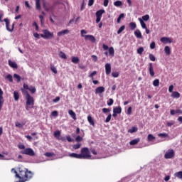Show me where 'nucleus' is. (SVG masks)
I'll list each match as a JSON object with an SVG mask.
<instances>
[{
  "label": "nucleus",
  "instance_id": "obj_1",
  "mask_svg": "<svg viewBox=\"0 0 182 182\" xmlns=\"http://www.w3.org/2000/svg\"><path fill=\"white\" fill-rule=\"evenodd\" d=\"M14 171V174H16V177L17 178H20L21 182L29 181L32 177H33V173L32 171H28V168H18V171L15 168H12L11 171Z\"/></svg>",
  "mask_w": 182,
  "mask_h": 182
},
{
  "label": "nucleus",
  "instance_id": "obj_2",
  "mask_svg": "<svg viewBox=\"0 0 182 182\" xmlns=\"http://www.w3.org/2000/svg\"><path fill=\"white\" fill-rule=\"evenodd\" d=\"M26 109L29 111L31 109H33L35 105V100L33 97L31 96V94H28L26 95Z\"/></svg>",
  "mask_w": 182,
  "mask_h": 182
},
{
  "label": "nucleus",
  "instance_id": "obj_3",
  "mask_svg": "<svg viewBox=\"0 0 182 182\" xmlns=\"http://www.w3.org/2000/svg\"><path fill=\"white\" fill-rule=\"evenodd\" d=\"M81 159H90L92 156L90 155V151L87 147H83L81 149Z\"/></svg>",
  "mask_w": 182,
  "mask_h": 182
},
{
  "label": "nucleus",
  "instance_id": "obj_4",
  "mask_svg": "<svg viewBox=\"0 0 182 182\" xmlns=\"http://www.w3.org/2000/svg\"><path fill=\"white\" fill-rule=\"evenodd\" d=\"M43 33L40 35L43 39H53L54 36L53 32H50L48 29L43 30Z\"/></svg>",
  "mask_w": 182,
  "mask_h": 182
},
{
  "label": "nucleus",
  "instance_id": "obj_5",
  "mask_svg": "<svg viewBox=\"0 0 182 182\" xmlns=\"http://www.w3.org/2000/svg\"><path fill=\"white\" fill-rule=\"evenodd\" d=\"M4 22L6 23V28L9 32H13L14 29H15V23H13L11 27H9V25L11 23V21H9V18H6L4 19Z\"/></svg>",
  "mask_w": 182,
  "mask_h": 182
},
{
  "label": "nucleus",
  "instance_id": "obj_6",
  "mask_svg": "<svg viewBox=\"0 0 182 182\" xmlns=\"http://www.w3.org/2000/svg\"><path fill=\"white\" fill-rule=\"evenodd\" d=\"M21 154H26V156H31V157L35 156V151L31 148H26V149H23L21 151Z\"/></svg>",
  "mask_w": 182,
  "mask_h": 182
},
{
  "label": "nucleus",
  "instance_id": "obj_7",
  "mask_svg": "<svg viewBox=\"0 0 182 182\" xmlns=\"http://www.w3.org/2000/svg\"><path fill=\"white\" fill-rule=\"evenodd\" d=\"M160 41L165 45L167 43H173V38L168 37H162L161 38Z\"/></svg>",
  "mask_w": 182,
  "mask_h": 182
},
{
  "label": "nucleus",
  "instance_id": "obj_8",
  "mask_svg": "<svg viewBox=\"0 0 182 182\" xmlns=\"http://www.w3.org/2000/svg\"><path fill=\"white\" fill-rule=\"evenodd\" d=\"M164 157L166 159H173V157H174V150L171 149L166 151V153L164 155Z\"/></svg>",
  "mask_w": 182,
  "mask_h": 182
},
{
  "label": "nucleus",
  "instance_id": "obj_9",
  "mask_svg": "<svg viewBox=\"0 0 182 182\" xmlns=\"http://www.w3.org/2000/svg\"><path fill=\"white\" fill-rule=\"evenodd\" d=\"M148 70L149 72L150 76H151V77H154V76L155 75V73H154V68L153 67V63H149Z\"/></svg>",
  "mask_w": 182,
  "mask_h": 182
},
{
  "label": "nucleus",
  "instance_id": "obj_10",
  "mask_svg": "<svg viewBox=\"0 0 182 182\" xmlns=\"http://www.w3.org/2000/svg\"><path fill=\"white\" fill-rule=\"evenodd\" d=\"M105 73L107 76L112 73V65L110 63L105 64Z\"/></svg>",
  "mask_w": 182,
  "mask_h": 182
},
{
  "label": "nucleus",
  "instance_id": "obj_11",
  "mask_svg": "<svg viewBox=\"0 0 182 182\" xmlns=\"http://www.w3.org/2000/svg\"><path fill=\"white\" fill-rule=\"evenodd\" d=\"M85 41H90V42H92V43H95L96 42V38L92 35H86L85 36Z\"/></svg>",
  "mask_w": 182,
  "mask_h": 182
},
{
  "label": "nucleus",
  "instance_id": "obj_12",
  "mask_svg": "<svg viewBox=\"0 0 182 182\" xmlns=\"http://www.w3.org/2000/svg\"><path fill=\"white\" fill-rule=\"evenodd\" d=\"M9 67L12 68L13 69H18V64H16V62L15 61L9 60Z\"/></svg>",
  "mask_w": 182,
  "mask_h": 182
},
{
  "label": "nucleus",
  "instance_id": "obj_13",
  "mask_svg": "<svg viewBox=\"0 0 182 182\" xmlns=\"http://www.w3.org/2000/svg\"><path fill=\"white\" fill-rule=\"evenodd\" d=\"M134 35L136 38H137L138 39H141V38H143V36H141V32L140 31V30H136L134 31Z\"/></svg>",
  "mask_w": 182,
  "mask_h": 182
},
{
  "label": "nucleus",
  "instance_id": "obj_14",
  "mask_svg": "<svg viewBox=\"0 0 182 182\" xmlns=\"http://www.w3.org/2000/svg\"><path fill=\"white\" fill-rule=\"evenodd\" d=\"M70 157H73V159H82V155L80 154L72 153L70 154Z\"/></svg>",
  "mask_w": 182,
  "mask_h": 182
},
{
  "label": "nucleus",
  "instance_id": "obj_15",
  "mask_svg": "<svg viewBox=\"0 0 182 182\" xmlns=\"http://www.w3.org/2000/svg\"><path fill=\"white\" fill-rule=\"evenodd\" d=\"M139 142H140V138H137V139L132 140L129 142V144H130V146H136V144H137Z\"/></svg>",
  "mask_w": 182,
  "mask_h": 182
},
{
  "label": "nucleus",
  "instance_id": "obj_16",
  "mask_svg": "<svg viewBox=\"0 0 182 182\" xmlns=\"http://www.w3.org/2000/svg\"><path fill=\"white\" fill-rule=\"evenodd\" d=\"M171 97H173V99H179L181 95L179 94L178 92L174 91V92H172V94H171Z\"/></svg>",
  "mask_w": 182,
  "mask_h": 182
},
{
  "label": "nucleus",
  "instance_id": "obj_17",
  "mask_svg": "<svg viewBox=\"0 0 182 182\" xmlns=\"http://www.w3.org/2000/svg\"><path fill=\"white\" fill-rule=\"evenodd\" d=\"M113 113H117V114H120V113H122V107L119 106V107H114L113 109Z\"/></svg>",
  "mask_w": 182,
  "mask_h": 182
},
{
  "label": "nucleus",
  "instance_id": "obj_18",
  "mask_svg": "<svg viewBox=\"0 0 182 182\" xmlns=\"http://www.w3.org/2000/svg\"><path fill=\"white\" fill-rule=\"evenodd\" d=\"M68 114H70V116L72 117V119H73V120H76V113H75L73 110L70 109L68 111Z\"/></svg>",
  "mask_w": 182,
  "mask_h": 182
},
{
  "label": "nucleus",
  "instance_id": "obj_19",
  "mask_svg": "<svg viewBox=\"0 0 182 182\" xmlns=\"http://www.w3.org/2000/svg\"><path fill=\"white\" fill-rule=\"evenodd\" d=\"M14 99L16 102H18V100H19V92L18 91L14 92Z\"/></svg>",
  "mask_w": 182,
  "mask_h": 182
},
{
  "label": "nucleus",
  "instance_id": "obj_20",
  "mask_svg": "<svg viewBox=\"0 0 182 182\" xmlns=\"http://www.w3.org/2000/svg\"><path fill=\"white\" fill-rule=\"evenodd\" d=\"M105 92V87H98L95 90V93H103Z\"/></svg>",
  "mask_w": 182,
  "mask_h": 182
},
{
  "label": "nucleus",
  "instance_id": "obj_21",
  "mask_svg": "<svg viewBox=\"0 0 182 182\" xmlns=\"http://www.w3.org/2000/svg\"><path fill=\"white\" fill-rule=\"evenodd\" d=\"M87 120H88L90 124H91V126H95V120L93 119L92 116L88 115L87 116Z\"/></svg>",
  "mask_w": 182,
  "mask_h": 182
},
{
  "label": "nucleus",
  "instance_id": "obj_22",
  "mask_svg": "<svg viewBox=\"0 0 182 182\" xmlns=\"http://www.w3.org/2000/svg\"><path fill=\"white\" fill-rule=\"evenodd\" d=\"M164 52H165L166 55H167L168 56L171 55V51L170 47L168 46H165Z\"/></svg>",
  "mask_w": 182,
  "mask_h": 182
},
{
  "label": "nucleus",
  "instance_id": "obj_23",
  "mask_svg": "<svg viewBox=\"0 0 182 182\" xmlns=\"http://www.w3.org/2000/svg\"><path fill=\"white\" fill-rule=\"evenodd\" d=\"M69 33V30H63L58 33V36H62V35H67Z\"/></svg>",
  "mask_w": 182,
  "mask_h": 182
},
{
  "label": "nucleus",
  "instance_id": "obj_24",
  "mask_svg": "<svg viewBox=\"0 0 182 182\" xmlns=\"http://www.w3.org/2000/svg\"><path fill=\"white\" fill-rule=\"evenodd\" d=\"M140 23H141V28L143 29H146L147 26H146V23H144V21H143V19H141V18H138Z\"/></svg>",
  "mask_w": 182,
  "mask_h": 182
},
{
  "label": "nucleus",
  "instance_id": "obj_25",
  "mask_svg": "<svg viewBox=\"0 0 182 182\" xmlns=\"http://www.w3.org/2000/svg\"><path fill=\"white\" fill-rule=\"evenodd\" d=\"M36 9L41 11V0H36Z\"/></svg>",
  "mask_w": 182,
  "mask_h": 182
},
{
  "label": "nucleus",
  "instance_id": "obj_26",
  "mask_svg": "<svg viewBox=\"0 0 182 182\" xmlns=\"http://www.w3.org/2000/svg\"><path fill=\"white\" fill-rule=\"evenodd\" d=\"M129 28L132 29V31H134L136 28H137V26L136 25V23L134 22H131L129 23Z\"/></svg>",
  "mask_w": 182,
  "mask_h": 182
},
{
  "label": "nucleus",
  "instance_id": "obj_27",
  "mask_svg": "<svg viewBox=\"0 0 182 182\" xmlns=\"http://www.w3.org/2000/svg\"><path fill=\"white\" fill-rule=\"evenodd\" d=\"M28 90L29 92H31L32 95H33L34 93H36V88L32 85L29 87Z\"/></svg>",
  "mask_w": 182,
  "mask_h": 182
},
{
  "label": "nucleus",
  "instance_id": "obj_28",
  "mask_svg": "<svg viewBox=\"0 0 182 182\" xmlns=\"http://www.w3.org/2000/svg\"><path fill=\"white\" fill-rule=\"evenodd\" d=\"M156 139V136H153V134H149L147 136V141H153Z\"/></svg>",
  "mask_w": 182,
  "mask_h": 182
},
{
  "label": "nucleus",
  "instance_id": "obj_29",
  "mask_svg": "<svg viewBox=\"0 0 182 182\" xmlns=\"http://www.w3.org/2000/svg\"><path fill=\"white\" fill-rule=\"evenodd\" d=\"M174 176L177 177V178L182 180V171L175 173Z\"/></svg>",
  "mask_w": 182,
  "mask_h": 182
},
{
  "label": "nucleus",
  "instance_id": "obj_30",
  "mask_svg": "<svg viewBox=\"0 0 182 182\" xmlns=\"http://www.w3.org/2000/svg\"><path fill=\"white\" fill-rule=\"evenodd\" d=\"M72 62L73 63L77 64L80 62V60H79V58L77 57H72Z\"/></svg>",
  "mask_w": 182,
  "mask_h": 182
},
{
  "label": "nucleus",
  "instance_id": "obj_31",
  "mask_svg": "<svg viewBox=\"0 0 182 182\" xmlns=\"http://www.w3.org/2000/svg\"><path fill=\"white\" fill-rule=\"evenodd\" d=\"M138 129L136 127H132L131 129L128 130V133H136L137 132Z\"/></svg>",
  "mask_w": 182,
  "mask_h": 182
},
{
  "label": "nucleus",
  "instance_id": "obj_32",
  "mask_svg": "<svg viewBox=\"0 0 182 182\" xmlns=\"http://www.w3.org/2000/svg\"><path fill=\"white\" fill-rule=\"evenodd\" d=\"M160 85V80L159 79H155L153 81V85L155 86L156 87H157V86H159Z\"/></svg>",
  "mask_w": 182,
  "mask_h": 182
},
{
  "label": "nucleus",
  "instance_id": "obj_33",
  "mask_svg": "<svg viewBox=\"0 0 182 182\" xmlns=\"http://www.w3.org/2000/svg\"><path fill=\"white\" fill-rule=\"evenodd\" d=\"M109 55L110 56H114V48H113V47L109 48Z\"/></svg>",
  "mask_w": 182,
  "mask_h": 182
},
{
  "label": "nucleus",
  "instance_id": "obj_34",
  "mask_svg": "<svg viewBox=\"0 0 182 182\" xmlns=\"http://www.w3.org/2000/svg\"><path fill=\"white\" fill-rule=\"evenodd\" d=\"M59 56L62 59H68V57L66 56V54L65 53H63V51H60Z\"/></svg>",
  "mask_w": 182,
  "mask_h": 182
},
{
  "label": "nucleus",
  "instance_id": "obj_35",
  "mask_svg": "<svg viewBox=\"0 0 182 182\" xmlns=\"http://www.w3.org/2000/svg\"><path fill=\"white\" fill-rule=\"evenodd\" d=\"M105 12V10H99L96 12L95 15L96 16H100V17H102V16L103 15Z\"/></svg>",
  "mask_w": 182,
  "mask_h": 182
},
{
  "label": "nucleus",
  "instance_id": "obj_36",
  "mask_svg": "<svg viewBox=\"0 0 182 182\" xmlns=\"http://www.w3.org/2000/svg\"><path fill=\"white\" fill-rule=\"evenodd\" d=\"M124 29H126V26H122L117 31V34L120 35V33H122Z\"/></svg>",
  "mask_w": 182,
  "mask_h": 182
},
{
  "label": "nucleus",
  "instance_id": "obj_37",
  "mask_svg": "<svg viewBox=\"0 0 182 182\" xmlns=\"http://www.w3.org/2000/svg\"><path fill=\"white\" fill-rule=\"evenodd\" d=\"M124 18V14H121L117 19V23H120V21Z\"/></svg>",
  "mask_w": 182,
  "mask_h": 182
},
{
  "label": "nucleus",
  "instance_id": "obj_38",
  "mask_svg": "<svg viewBox=\"0 0 182 182\" xmlns=\"http://www.w3.org/2000/svg\"><path fill=\"white\" fill-rule=\"evenodd\" d=\"M114 6H122V5H123V3L122 2V1H116L115 2H114Z\"/></svg>",
  "mask_w": 182,
  "mask_h": 182
},
{
  "label": "nucleus",
  "instance_id": "obj_39",
  "mask_svg": "<svg viewBox=\"0 0 182 182\" xmlns=\"http://www.w3.org/2000/svg\"><path fill=\"white\" fill-rule=\"evenodd\" d=\"M14 79H16L17 83H19V82H21V76L19 75L14 74Z\"/></svg>",
  "mask_w": 182,
  "mask_h": 182
},
{
  "label": "nucleus",
  "instance_id": "obj_40",
  "mask_svg": "<svg viewBox=\"0 0 182 182\" xmlns=\"http://www.w3.org/2000/svg\"><path fill=\"white\" fill-rule=\"evenodd\" d=\"M96 75H97V71H93L92 73H91L89 75V77H90L92 79V80H93L94 79V76H96Z\"/></svg>",
  "mask_w": 182,
  "mask_h": 182
},
{
  "label": "nucleus",
  "instance_id": "obj_41",
  "mask_svg": "<svg viewBox=\"0 0 182 182\" xmlns=\"http://www.w3.org/2000/svg\"><path fill=\"white\" fill-rule=\"evenodd\" d=\"M150 19V16L149 14H146L145 16H142V21H145L146 22Z\"/></svg>",
  "mask_w": 182,
  "mask_h": 182
},
{
  "label": "nucleus",
  "instance_id": "obj_42",
  "mask_svg": "<svg viewBox=\"0 0 182 182\" xmlns=\"http://www.w3.org/2000/svg\"><path fill=\"white\" fill-rule=\"evenodd\" d=\"M75 141H77V143H79L80 141H83V137L80 136H77L75 138Z\"/></svg>",
  "mask_w": 182,
  "mask_h": 182
},
{
  "label": "nucleus",
  "instance_id": "obj_43",
  "mask_svg": "<svg viewBox=\"0 0 182 182\" xmlns=\"http://www.w3.org/2000/svg\"><path fill=\"white\" fill-rule=\"evenodd\" d=\"M143 52H144V48L143 47H140L137 49V53H139V55H142Z\"/></svg>",
  "mask_w": 182,
  "mask_h": 182
},
{
  "label": "nucleus",
  "instance_id": "obj_44",
  "mask_svg": "<svg viewBox=\"0 0 182 182\" xmlns=\"http://www.w3.org/2000/svg\"><path fill=\"white\" fill-rule=\"evenodd\" d=\"M149 59L152 62H156V57L154 56V55H153L151 53L149 54Z\"/></svg>",
  "mask_w": 182,
  "mask_h": 182
},
{
  "label": "nucleus",
  "instance_id": "obj_45",
  "mask_svg": "<svg viewBox=\"0 0 182 182\" xmlns=\"http://www.w3.org/2000/svg\"><path fill=\"white\" fill-rule=\"evenodd\" d=\"M6 79H8V80L11 82H14V79L12 78V75L9 74L6 75Z\"/></svg>",
  "mask_w": 182,
  "mask_h": 182
},
{
  "label": "nucleus",
  "instance_id": "obj_46",
  "mask_svg": "<svg viewBox=\"0 0 182 182\" xmlns=\"http://www.w3.org/2000/svg\"><path fill=\"white\" fill-rule=\"evenodd\" d=\"M50 70L53 72L56 75L58 73V70L56 69V67H54L53 65H50Z\"/></svg>",
  "mask_w": 182,
  "mask_h": 182
},
{
  "label": "nucleus",
  "instance_id": "obj_47",
  "mask_svg": "<svg viewBox=\"0 0 182 182\" xmlns=\"http://www.w3.org/2000/svg\"><path fill=\"white\" fill-rule=\"evenodd\" d=\"M45 156L46 157H53V156H55V154L54 153H52V152H46L45 154Z\"/></svg>",
  "mask_w": 182,
  "mask_h": 182
},
{
  "label": "nucleus",
  "instance_id": "obj_48",
  "mask_svg": "<svg viewBox=\"0 0 182 182\" xmlns=\"http://www.w3.org/2000/svg\"><path fill=\"white\" fill-rule=\"evenodd\" d=\"M113 103H114V100H113V99L110 98L108 100V101H107L108 106H112L113 105Z\"/></svg>",
  "mask_w": 182,
  "mask_h": 182
},
{
  "label": "nucleus",
  "instance_id": "obj_49",
  "mask_svg": "<svg viewBox=\"0 0 182 182\" xmlns=\"http://www.w3.org/2000/svg\"><path fill=\"white\" fill-rule=\"evenodd\" d=\"M112 120V114H109V115L105 119V123H109Z\"/></svg>",
  "mask_w": 182,
  "mask_h": 182
},
{
  "label": "nucleus",
  "instance_id": "obj_50",
  "mask_svg": "<svg viewBox=\"0 0 182 182\" xmlns=\"http://www.w3.org/2000/svg\"><path fill=\"white\" fill-rule=\"evenodd\" d=\"M159 137H168V134L166 133L158 134Z\"/></svg>",
  "mask_w": 182,
  "mask_h": 182
},
{
  "label": "nucleus",
  "instance_id": "obj_51",
  "mask_svg": "<svg viewBox=\"0 0 182 182\" xmlns=\"http://www.w3.org/2000/svg\"><path fill=\"white\" fill-rule=\"evenodd\" d=\"M15 124L16 127H18L19 129H22V127H23V124H21L18 122H16Z\"/></svg>",
  "mask_w": 182,
  "mask_h": 182
},
{
  "label": "nucleus",
  "instance_id": "obj_52",
  "mask_svg": "<svg viewBox=\"0 0 182 182\" xmlns=\"http://www.w3.org/2000/svg\"><path fill=\"white\" fill-rule=\"evenodd\" d=\"M82 146L81 144H77L73 145L74 150H77L78 149H80V146Z\"/></svg>",
  "mask_w": 182,
  "mask_h": 182
},
{
  "label": "nucleus",
  "instance_id": "obj_53",
  "mask_svg": "<svg viewBox=\"0 0 182 182\" xmlns=\"http://www.w3.org/2000/svg\"><path fill=\"white\" fill-rule=\"evenodd\" d=\"M51 115L54 117H58V116H59V113L58 112V111H53L51 112Z\"/></svg>",
  "mask_w": 182,
  "mask_h": 182
},
{
  "label": "nucleus",
  "instance_id": "obj_54",
  "mask_svg": "<svg viewBox=\"0 0 182 182\" xmlns=\"http://www.w3.org/2000/svg\"><path fill=\"white\" fill-rule=\"evenodd\" d=\"M59 136H60V131L57 130V131L54 132V136L55 137H59Z\"/></svg>",
  "mask_w": 182,
  "mask_h": 182
},
{
  "label": "nucleus",
  "instance_id": "obj_55",
  "mask_svg": "<svg viewBox=\"0 0 182 182\" xmlns=\"http://www.w3.org/2000/svg\"><path fill=\"white\" fill-rule=\"evenodd\" d=\"M112 77H119V72H113L112 73Z\"/></svg>",
  "mask_w": 182,
  "mask_h": 182
},
{
  "label": "nucleus",
  "instance_id": "obj_56",
  "mask_svg": "<svg viewBox=\"0 0 182 182\" xmlns=\"http://www.w3.org/2000/svg\"><path fill=\"white\" fill-rule=\"evenodd\" d=\"M21 92L23 95H25L26 96H28V95H29V92L27 90H25L23 88H21Z\"/></svg>",
  "mask_w": 182,
  "mask_h": 182
},
{
  "label": "nucleus",
  "instance_id": "obj_57",
  "mask_svg": "<svg viewBox=\"0 0 182 182\" xmlns=\"http://www.w3.org/2000/svg\"><path fill=\"white\" fill-rule=\"evenodd\" d=\"M156 48V43L154 41H153L151 44H150V49H154Z\"/></svg>",
  "mask_w": 182,
  "mask_h": 182
},
{
  "label": "nucleus",
  "instance_id": "obj_58",
  "mask_svg": "<svg viewBox=\"0 0 182 182\" xmlns=\"http://www.w3.org/2000/svg\"><path fill=\"white\" fill-rule=\"evenodd\" d=\"M33 26L36 27V31H39V26H38V23H36V21L33 23Z\"/></svg>",
  "mask_w": 182,
  "mask_h": 182
},
{
  "label": "nucleus",
  "instance_id": "obj_59",
  "mask_svg": "<svg viewBox=\"0 0 182 182\" xmlns=\"http://www.w3.org/2000/svg\"><path fill=\"white\" fill-rule=\"evenodd\" d=\"M18 149H20L21 150H25L26 149H25V145H23V144H18Z\"/></svg>",
  "mask_w": 182,
  "mask_h": 182
},
{
  "label": "nucleus",
  "instance_id": "obj_60",
  "mask_svg": "<svg viewBox=\"0 0 182 182\" xmlns=\"http://www.w3.org/2000/svg\"><path fill=\"white\" fill-rule=\"evenodd\" d=\"M173 89H174V85H170L168 87V92L170 93L173 92Z\"/></svg>",
  "mask_w": 182,
  "mask_h": 182
},
{
  "label": "nucleus",
  "instance_id": "obj_61",
  "mask_svg": "<svg viewBox=\"0 0 182 182\" xmlns=\"http://www.w3.org/2000/svg\"><path fill=\"white\" fill-rule=\"evenodd\" d=\"M102 112H103L104 113H109L110 109H109V108H103V109H102Z\"/></svg>",
  "mask_w": 182,
  "mask_h": 182
},
{
  "label": "nucleus",
  "instance_id": "obj_62",
  "mask_svg": "<svg viewBox=\"0 0 182 182\" xmlns=\"http://www.w3.org/2000/svg\"><path fill=\"white\" fill-rule=\"evenodd\" d=\"M66 139L68 140V141H69L70 143H71V141H73V139L70 137V136L68 135L66 136Z\"/></svg>",
  "mask_w": 182,
  "mask_h": 182
},
{
  "label": "nucleus",
  "instance_id": "obj_63",
  "mask_svg": "<svg viewBox=\"0 0 182 182\" xmlns=\"http://www.w3.org/2000/svg\"><path fill=\"white\" fill-rule=\"evenodd\" d=\"M102 48L104 49V50H108L109 49V46L106 45V44H103L102 45Z\"/></svg>",
  "mask_w": 182,
  "mask_h": 182
},
{
  "label": "nucleus",
  "instance_id": "obj_64",
  "mask_svg": "<svg viewBox=\"0 0 182 182\" xmlns=\"http://www.w3.org/2000/svg\"><path fill=\"white\" fill-rule=\"evenodd\" d=\"M92 60L94 62H97V55H92Z\"/></svg>",
  "mask_w": 182,
  "mask_h": 182
}]
</instances>
